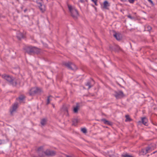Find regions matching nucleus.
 Instances as JSON below:
<instances>
[{
	"label": "nucleus",
	"instance_id": "26",
	"mask_svg": "<svg viewBox=\"0 0 157 157\" xmlns=\"http://www.w3.org/2000/svg\"><path fill=\"white\" fill-rule=\"evenodd\" d=\"M147 30L148 31H149V30H150L151 29V28L150 26H147Z\"/></svg>",
	"mask_w": 157,
	"mask_h": 157
},
{
	"label": "nucleus",
	"instance_id": "40",
	"mask_svg": "<svg viewBox=\"0 0 157 157\" xmlns=\"http://www.w3.org/2000/svg\"><path fill=\"white\" fill-rule=\"evenodd\" d=\"M156 151L157 152V151Z\"/></svg>",
	"mask_w": 157,
	"mask_h": 157
},
{
	"label": "nucleus",
	"instance_id": "12",
	"mask_svg": "<svg viewBox=\"0 0 157 157\" xmlns=\"http://www.w3.org/2000/svg\"><path fill=\"white\" fill-rule=\"evenodd\" d=\"M109 6V4L107 1H105L104 2L103 7L104 8L108 9V7Z\"/></svg>",
	"mask_w": 157,
	"mask_h": 157
},
{
	"label": "nucleus",
	"instance_id": "3",
	"mask_svg": "<svg viewBox=\"0 0 157 157\" xmlns=\"http://www.w3.org/2000/svg\"><path fill=\"white\" fill-rule=\"evenodd\" d=\"M27 52L29 54L32 53H38L40 52V50L35 47H29L27 48Z\"/></svg>",
	"mask_w": 157,
	"mask_h": 157
},
{
	"label": "nucleus",
	"instance_id": "39",
	"mask_svg": "<svg viewBox=\"0 0 157 157\" xmlns=\"http://www.w3.org/2000/svg\"><path fill=\"white\" fill-rule=\"evenodd\" d=\"M41 1H42L43 0H41Z\"/></svg>",
	"mask_w": 157,
	"mask_h": 157
},
{
	"label": "nucleus",
	"instance_id": "1",
	"mask_svg": "<svg viewBox=\"0 0 157 157\" xmlns=\"http://www.w3.org/2000/svg\"><path fill=\"white\" fill-rule=\"evenodd\" d=\"M68 7L71 16L74 18H76L78 16V13L77 10L74 7L70 5H68Z\"/></svg>",
	"mask_w": 157,
	"mask_h": 157
},
{
	"label": "nucleus",
	"instance_id": "30",
	"mask_svg": "<svg viewBox=\"0 0 157 157\" xmlns=\"http://www.w3.org/2000/svg\"><path fill=\"white\" fill-rule=\"evenodd\" d=\"M42 149V147H40L38 148V151H40Z\"/></svg>",
	"mask_w": 157,
	"mask_h": 157
},
{
	"label": "nucleus",
	"instance_id": "37",
	"mask_svg": "<svg viewBox=\"0 0 157 157\" xmlns=\"http://www.w3.org/2000/svg\"><path fill=\"white\" fill-rule=\"evenodd\" d=\"M53 107L54 108V105H53Z\"/></svg>",
	"mask_w": 157,
	"mask_h": 157
},
{
	"label": "nucleus",
	"instance_id": "10",
	"mask_svg": "<svg viewBox=\"0 0 157 157\" xmlns=\"http://www.w3.org/2000/svg\"><path fill=\"white\" fill-rule=\"evenodd\" d=\"M113 36L117 40H120L121 38V34L119 33H117L114 32Z\"/></svg>",
	"mask_w": 157,
	"mask_h": 157
},
{
	"label": "nucleus",
	"instance_id": "34",
	"mask_svg": "<svg viewBox=\"0 0 157 157\" xmlns=\"http://www.w3.org/2000/svg\"><path fill=\"white\" fill-rule=\"evenodd\" d=\"M156 152H157L156 151H155V152H153V154H155V153Z\"/></svg>",
	"mask_w": 157,
	"mask_h": 157
},
{
	"label": "nucleus",
	"instance_id": "11",
	"mask_svg": "<svg viewBox=\"0 0 157 157\" xmlns=\"http://www.w3.org/2000/svg\"><path fill=\"white\" fill-rule=\"evenodd\" d=\"M37 3L39 5V7L40 10L42 12H44L45 10V6L42 5V4L40 2H37Z\"/></svg>",
	"mask_w": 157,
	"mask_h": 157
},
{
	"label": "nucleus",
	"instance_id": "28",
	"mask_svg": "<svg viewBox=\"0 0 157 157\" xmlns=\"http://www.w3.org/2000/svg\"><path fill=\"white\" fill-rule=\"evenodd\" d=\"M127 17L131 19H133V17H132L130 15H128Z\"/></svg>",
	"mask_w": 157,
	"mask_h": 157
},
{
	"label": "nucleus",
	"instance_id": "31",
	"mask_svg": "<svg viewBox=\"0 0 157 157\" xmlns=\"http://www.w3.org/2000/svg\"><path fill=\"white\" fill-rule=\"evenodd\" d=\"M86 0H80V2H84Z\"/></svg>",
	"mask_w": 157,
	"mask_h": 157
},
{
	"label": "nucleus",
	"instance_id": "19",
	"mask_svg": "<svg viewBox=\"0 0 157 157\" xmlns=\"http://www.w3.org/2000/svg\"><path fill=\"white\" fill-rule=\"evenodd\" d=\"M125 117L126 118V119L125 120L126 121H131V119L130 117H129V116L128 115H126L125 116Z\"/></svg>",
	"mask_w": 157,
	"mask_h": 157
},
{
	"label": "nucleus",
	"instance_id": "22",
	"mask_svg": "<svg viewBox=\"0 0 157 157\" xmlns=\"http://www.w3.org/2000/svg\"><path fill=\"white\" fill-rule=\"evenodd\" d=\"M73 124L75 125L76 124L78 123V120L77 119H74L73 121Z\"/></svg>",
	"mask_w": 157,
	"mask_h": 157
},
{
	"label": "nucleus",
	"instance_id": "17",
	"mask_svg": "<svg viewBox=\"0 0 157 157\" xmlns=\"http://www.w3.org/2000/svg\"><path fill=\"white\" fill-rule=\"evenodd\" d=\"M122 157H134L133 156L128 154H124L122 155Z\"/></svg>",
	"mask_w": 157,
	"mask_h": 157
},
{
	"label": "nucleus",
	"instance_id": "27",
	"mask_svg": "<svg viewBox=\"0 0 157 157\" xmlns=\"http://www.w3.org/2000/svg\"><path fill=\"white\" fill-rule=\"evenodd\" d=\"M135 0H128L129 2L131 3H134Z\"/></svg>",
	"mask_w": 157,
	"mask_h": 157
},
{
	"label": "nucleus",
	"instance_id": "25",
	"mask_svg": "<svg viewBox=\"0 0 157 157\" xmlns=\"http://www.w3.org/2000/svg\"><path fill=\"white\" fill-rule=\"evenodd\" d=\"M81 131L84 133H85L86 132V130L85 128H82Z\"/></svg>",
	"mask_w": 157,
	"mask_h": 157
},
{
	"label": "nucleus",
	"instance_id": "32",
	"mask_svg": "<svg viewBox=\"0 0 157 157\" xmlns=\"http://www.w3.org/2000/svg\"><path fill=\"white\" fill-rule=\"evenodd\" d=\"M2 143H3L2 141V140H0V144H2Z\"/></svg>",
	"mask_w": 157,
	"mask_h": 157
},
{
	"label": "nucleus",
	"instance_id": "23",
	"mask_svg": "<svg viewBox=\"0 0 157 157\" xmlns=\"http://www.w3.org/2000/svg\"><path fill=\"white\" fill-rule=\"evenodd\" d=\"M86 86H88V89H89L90 87H92V86L91 85L90 83L89 82H88L86 84Z\"/></svg>",
	"mask_w": 157,
	"mask_h": 157
},
{
	"label": "nucleus",
	"instance_id": "13",
	"mask_svg": "<svg viewBox=\"0 0 157 157\" xmlns=\"http://www.w3.org/2000/svg\"><path fill=\"white\" fill-rule=\"evenodd\" d=\"M142 121L143 123L145 125H147V123L148 122V120L145 117H142L141 118Z\"/></svg>",
	"mask_w": 157,
	"mask_h": 157
},
{
	"label": "nucleus",
	"instance_id": "9",
	"mask_svg": "<svg viewBox=\"0 0 157 157\" xmlns=\"http://www.w3.org/2000/svg\"><path fill=\"white\" fill-rule=\"evenodd\" d=\"M45 153L46 155L48 156H53L56 154V152L54 151L49 150H47Z\"/></svg>",
	"mask_w": 157,
	"mask_h": 157
},
{
	"label": "nucleus",
	"instance_id": "36",
	"mask_svg": "<svg viewBox=\"0 0 157 157\" xmlns=\"http://www.w3.org/2000/svg\"><path fill=\"white\" fill-rule=\"evenodd\" d=\"M67 157H71V156H67Z\"/></svg>",
	"mask_w": 157,
	"mask_h": 157
},
{
	"label": "nucleus",
	"instance_id": "4",
	"mask_svg": "<svg viewBox=\"0 0 157 157\" xmlns=\"http://www.w3.org/2000/svg\"><path fill=\"white\" fill-rule=\"evenodd\" d=\"M64 65L67 67L69 69L74 70L77 69L76 66L74 64L71 63H64Z\"/></svg>",
	"mask_w": 157,
	"mask_h": 157
},
{
	"label": "nucleus",
	"instance_id": "18",
	"mask_svg": "<svg viewBox=\"0 0 157 157\" xmlns=\"http://www.w3.org/2000/svg\"><path fill=\"white\" fill-rule=\"evenodd\" d=\"M52 97L51 96H49L48 97L47 101V104H48L49 103L50 101L52 100Z\"/></svg>",
	"mask_w": 157,
	"mask_h": 157
},
{
	"label": "nucleus",
	"instance_id": "8",
	"mask_svg": "<svg viewBox=\"0 0 157 157\" xmlns=\"http://www.w3.org/2000/svg\"><path fill=\"white\" fill-rule=\"evenodd\" d=\"M18 107V104L16 103L13 105L10 109V111L11 114H12L15 112Z\"/></svg>",
	"mask_w": 157,
	"mask_h": 157
},
{
	"label": "nucleus",
	"instance_id": "7",
	"mask_svg": "<svg viewBox=\"0 0 157 157\" xmlns=\"http://www.w3.org/2000/svg\"><path fill=\"white\" fill-rule=\"evenodd\" d=\"M155 147V144L153 146H149L144 150L145 151H144V152H145V154L150 153L154 149Z\"/></svg>",
	"mask_w": 157,
	"mask_h": 157
},
{
	"label": "nucleus",
	"instance_id": "38",
	"mask_svg": "<svg viewBox=\"0 0 157 157\" xmlns=\"http://www.w3.org/2000/svg\"><path fill=\"white\" fill-rule=\"evenodd\" d=\"M34 51H37V50H35Z\"/></svg>",
	"mask_w": 157,
	"mask_h": 157
},
{
	"label": "nucleus",
	"instance_id": "33",
	"mask_svg": "<svg viewBox=\"0 0 157 157\" xmlns=\"http://www.w3.org/2000/svg\"><path fill=\"white\" fill-rule=\"evenodd\" d=\"M120 0L122 2H124V1H126L125 0Z\"/></svg>",
	"mask_w": 157,
	"mask_h": 157
},
{
	"label": "nucleus",
	"instance_id": "14",
	"mask_svg": "<svg viewBox=\"0 0 157 157\" xmlns=\"http://www.w3.org/2000/svg\"><path fill=\"white\" fill-rule=\"evenodd\" d=\"M101 121L105 124L111 125L112 124V122H110L105 119H102Z\"/></svg>",
	"mask_w": 157,
	"mask_h": 157
},
{
	"label": "nucleus",
	"instance_id": "21",
	"mask_svg": "<svg viewBox=\"0 0 157 157\" xmlns=\"http://www.w3.org/2000/svg\"><path fill=\"white\" fill-rule=\"evenodd\" d=\"M24 99V96L21 95L20 96L19 98H18V99L20 101H21L23 100V99Z\"/></svg>",
	"mask_w": 157,
	"mask_h": 157
},
{
	"label": "nucleus",
	"instance_id": "6",
	"mask_svg": "<svg viewBox=\"0 0 157 157\" xmlns=\"http://www.w3.org/2000/svg\"><path fill=\"white\" fill-rule=\"evenodd\" d=\"M39 90V89L37 87H34L32 88L29 92V94L30 95L33 96L35 94L38 93Z\"/></svg>",
	"mask_w": 157,
	"mask_h": 157
},
{
	"label": "nucleus",
	"instance_id": "20",
	"mask_svg": "<svg viewBox=\"0 0 157 157\" xmlns=\"http://www.w3.org/2000/svg\"><path fill=\"white\" fill-rule=\"evenodd\" d=\"M17 36L19 39H21L23 37V35L22 33H19L17 34Z\"/></svg>",
	"mask_w": 157,
	"mask_h": 157
},
{
	"label": "nucleus",
	"instance_id": "35",
	"mask_svg": "<svg viewBox=\"0 0 157 157\" xmlns=\"http://www.w3.org/2000/svg\"><path fill=\"white\" fill-rule=\"evenodd\" d=\"M148 0L151 2H152V1L151 0Z\"/></svg>",
	"mask_w": 157,
	"mask_h": 157
},
{
	"label": "nucleus",
	"instance_id": "5",
	"mask_svg": "<svg viewBox=\"0 0 157 157\" xmlns=\"http://www.w3.org/2000/svg\"><path fill=\"white\" fill-rule=\"evenodd\" d=\"M114 95L117 99L121 98L124 96L123 92L121 91L115 92Z\"/></svg>",
	"mask_w": 157,
	"mask_h": 157
},
{
	"label": "nucleus",
	"instance_id": "15",
	"mask_svg": "<svg viewBox=\"0 0 157 157\" xmlns=\"http://www.w3.org/2000/svg\"><path fill=\"white\" fill-rule=\"evenodd\" d=\"M79 105L77 104L76 106L74 108L73 111L75 113H77L79 109Z\"/></svg>",
	"mask_w": 157,
	"mask_h": 157
},
{
	"label": "nucleus",
	"instance_id": "16",
	"mask_svg": "<svg viewBox=\"0 0 157 157\" xmlns=\"http://www.w3.org/2000/svg\"><path fill=\"white\" fill-rule=\"evenodd\" d=\"M47 122V120L45 119H43L41 120V124L42 125H45Z\"/></svg>",
	"mask_w": 157,
	"mask_h": 157
},
{
	"label": "nucleus",
	"instance_id": "29",
	"mask_svg": "<svg viewBox=\"0 0 157 157\" xmlns=\"http://www.w3.org/2000/svg\"><path fill=\"white\" fill-rule=\"evenodd\" d=\"M92 1H93L95 4H96V3L97 2V0H92Z\"/></svg>",
	"mask_w": 157,
	"mask_h": 157
},
{
	"label": "nucleus",
	"instance_id": "2",
	"mask_svg": "<svg viewBox=\"0 0 157 157\" xmlns=\"http://www.w3.org/2000/svg\"><path fill=\"white\" fill-rule=\"evenodd\" d=\"M2 77L13 85H16V83L14 81V78L11 76L4 74L2 76Z\"/></svg>",
	"mask_w": 157,
	"mask_h": 157
},
{
	"label": "nucleus",
	"instance_id": "24",
	"mask_svg": "<svg viewBox=\"0 0 157 157\" xmlns=\"http://www.w3.org/2000/svg\"><path fill=\"white\" fill-rule=\"evenodd\" d=\"M64 110L65 111V114H66V115H67V116H68V110H67V108H65V109H64Z\"/></svg>",
	"mask_w": 157,
	"mask_h": 157
}]
</instances>
